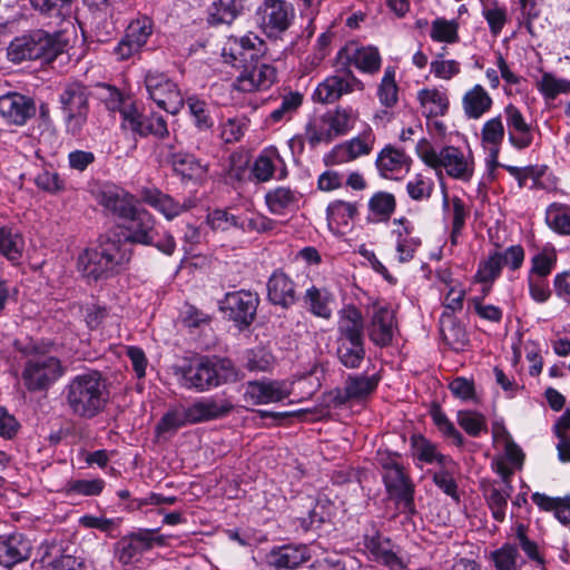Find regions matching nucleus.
I'll use <instances>...</instances> for the list:
<instances>
[{"instance_id":"obj_1","label":"nucleus","mask_w":570,"mask_h":570,"mask_svg":"<svg viewBox=\"0 0 570 570\" xmlns=\"http://www.w3.org/2000/svg\"><path fill=\"white\" fill-rule=\"evenodd\" d=\"M62 405L71 416L90 421L101 415L110 401L108 379L87 368L68 380L61 391Z\"/></svg>"},{"instance_id":"obj_2","label":"nucleus","mask_w":570,"mask_h":570,"mask_svg":"<svg viewBox=\"0 0 570 570\" xmlns=\"http://www.w3.org/2000/svg\"><path fill=\"white\" fill-rule=\"evenodd\" d=\"M131 258L121 236L114 233L100 238L99 245L86 248L77 259V271L87 282L108 279L119 274Z\"/></svg>"},{"instance_id":"obj_3","label":"nucleus","mask_w":570,"mask_h":570,"mask_svg":"<svg viewBox=\"0 0 570 570\" xmlns=\"http://www.w3.org/2000/svg\"><path fill=\"white\" fill-rule=\"evenodd\" d=\"M68 47L66 30L53 32L43 29H33L14 37L8 48L7 57L13 63L24 61H40L51 63L62 55Z\"/></svg>"},{"instance_id":"obj_4","label":"nucleus","mask_w":570,"mask_h":570,"mask_svg":"<svg viewBox=\"0 0 570 570\" xmlns=\"http://www.w3.org/2000/svg\"><path fill=\"white\" fill-rule=\"evenodd\" d=\"M238 380V370L232 360L217 355H202L181 367L180 385L197 392L209 391Z\"/></svg>"},{"instance_id":"obj_5","label":"nucleus","mask_w":570,"mask_h":570,"mask_svg":"<svg viewBox=\"0 0 570 570\" xmlns=\"http://www.w3.org/2000/svg\"><path fill=\"white\" fill-rule=\"evenodd\" d=\"M122 229L121 242L126 248L128 244L154 246L165 255H173L176 249L174 236L157 228L155 216L142 207H137L132 214L120 225Z\"/></svg>"},{"instance_id":"obj_6","label":"nucleus","mask_w":570,"mask_h":570,"mask_svg":"<svg viewBox=\"0 0 570 570\" xmlns=\"http://www.w3.org/2000/svg\"><path fill=\"white\" fill-rule=\"evenodd\" d=\"M423 163L433 168L439 175L442 169L451 178L470 181L474 174V159L471 155H465L455 146H444L436 149L428 146L420 151Z\"/></svg>"},{"instance_id":"obj_7","label":"nucleus","mask_w":570,"mask_h":570,"mask_svg":"<svg viewBox=\"0 0 570 570\" xmlns=\"http://www.w3.org/2000/svg\"><path fill=\"white\" fill-rule=\"evenodd\" d=\"M90 89L80 81L67 83L60 95V109L63 115L66 132L72 137H80L89 116Z\"/></svg>"},{"instance_id":"obj_8","label":"nucleus","mask_w":570,"mask_h":570,"mask_svg":"<svg viewBox=\"0 0 570 570\" xmlns=\"http://www.w3.org/2000/svg\"><path fill=\"white\" fill-rule=\"evenodd\" d=\"M159 529L138 528L122 535L114 544V554L122 566L138 563L142 556L154 547L167 543L166 537L158 534Z\"/></svg>"},{"instance_id":"obj_9","label":"nucleus","mask_w":570,"mask_h":570,"mask_svg":"<svg viewBox=\"0 0 570 570\" xmlns=\"http://www.w3.org/2000/svg\"><path fill=\"white\" fill-rule=\"evenodd\" d=\"M120 127L139 138L154 137L157 140L169 138L167 119L159 112L140 110L135 102H130L122 110Z\"/></svg>"},{"instance_id":"obj_10","label":"nucleus","mask_w":570,"mask_h":570,"mask_svg":"<svg viewBox=\"0 0 570 570\" xmlns=\"http://www.w3.org/2000/svg\"><path fill=\"white\" fill-rule=\"evenodd\" d=\"M144 83L148 98L170 115H177L185 106L178 85L165 72L157 69L147 70Z\"/></svg>"},{"instance_id":"obj_11","label":"nucleus","mask_w":570,"mask_h":570,"mask_svg":"<svg viewBox=\"0 0 570 570\" xmlns=\"http://www.w3.org/2000/svg\"><path fill=\"white\" fill-rule=\"evenodd\" d=\"M261 298L256 292L239 289L228 292L219 301V309L226 320L233 322L239 331L250 327L256 318Z\"/></svg>"},{"instance_id":"obj_12","label":"nucleus","mask_w":570,"mask_h":570,"mask_svg":"<svg viewBox=\"0 0 570 570\" xmlns=\"http://www.w3.org/2000/svg\"><path fill=\"white\" fill-rule=\"evenodd\" d=\"M295 11L286 0H264L256 9V20L268 38H278L293 23Z\"/></svg>"},{"instance_id":"obj_13","label":"nucleus","mask_w":570,"mask_h":570,"mask_svg":"<svg viewBox=\"0 0 570 570\" xmlns=\"http://www.w3.org/2000/svg\"><path fill=\"white\" fill-rule=\"evenodd\" d=\"M63 367L55 356H38L26 362L22 371L24 386L30 392L48 390L63 375Z\"/></svg>"},{"instance_id":"obj_14","label":"nucleus","mask_w":570,"mask_h":570,"mask_svg":"<svg viewBox=\"0 0 570 570\" xmlns=\"http://www.w3.org/2000/svg\"><path fill=\"white\" fill-rule=\"evenodd\" d=\"M264 50V41L254 33L243 37H232L223 49V57L226 63L235 69L246 70L247 67L256 63Z\"/></svg>"},{"instance_id":"obj_15","label":"nucleus","mask_w":570,"mask_h":570,"mask_svg":"<svg viewBox=\"0 0 570 570\" xmlns=\"http://www.w3.org/2000/svg\"><path fill=\"white\" fill-rule=\"evenodd\" d=\"M154 31V21L142 16L132 20L126 28L124 37L114 48L118 60H127L139 53Z\"/></svg>"},{"instance_id":"obj_16","label":"nucleus","mask_w":570,"mask_h":570,"mask_svg":"<svg viewBox=\"0 0 570 570\" xmlns=\"http://www.w3.org/2000/svg\"><path fill=\"white\" fill-rule=\"evenodd\" d=\"M36 112V101L29 95L8 91L0 96V116L9 125L24 126Z\"/></svg>"},{"instance_id":"obj_17","label":"nucleus","mask_w":570,"mask_h":570,"mask_svg":"<svg viewBox=\"0 0 570 570\" xmlns=\"http://www.w3.org/2000/svg\"><path fill=\"white\" fill-rule=\"evenodd\" d=\"M139 196L145 204L158 210L167 220H173L196 206L194 198L187 197L178 202L156 187H142Z\"/></svg>"},{"instance_id":"obj_18","label":"nucleus","mask_w":570,"mask_h":570,"mask_svg":"<svg viewBox=\"0 0 570 570\" xmlns=\"http://www.w3.org/2000/svg\"><path fill=\"white\" fill-rule=\"evenodd\" d=\"M267 301L283 309H289L298 301L297 285L282 268L275 269L267 279Z\"/></svg>"},{"instance_id":"obj_19","label":"nucleus","mask_w":570,"mask_h":570,"mask_svg":"<svg viewBox=\"0 0 570 570\" xmlns=\"http://www.w3.org/2000/svg\"><path fill=\"white\" fill-rule=\"evenodd\" d=\"M292 393V384L278 380L249 381L245 390V399L254 405L281 402Z\"/></svg>"},{"instance_id":"obj_20","label":"nucleus","mask_w":570,"mask_h":570,"mask_svg":"<svg viewBox=\"0 0 570 570\" xmlns=\"http://www.w3.org/2000/svg\"><path fill=\"white\" fill-rule=\"evenodd\" d=\"M97 199L109 215L122 222L138 207L134 195L115 185L104 186Z\"/></svg>"},{"instance_id":"obj_21","label":"nucleus","mask_w":570,"mask_h":570,"mask_svg":"<svg viewBox=\"0 0 570 570\" xmlns=\"http://www.w3.org/2000/svg\"><path fill=\"white\" fill-rule=\"evenodd\" d=\"M503 114L510 145L517 150L529 148L533 142V130L521 110L515 105L508 104L503 109Z\"/></svg>"},{"instance_id":"obj_22","label":"nucleus","mask_w":570,"mask_h":570,"mask_svg":"<svg viewBox=\"0 0 570 570\" xmlns=\"http://www.w3.org/2000/svg\"><path fill=\"white\" fill-rule=\"evenodd\" d=\"M276 80V69L259 60L242 70L235 78L234 87L244 92L269 88Z\"/></svg>"},{"instance_id":"obj_23","label":"nucleus","mask_w":570,"mask_h":570,"mask_svg":"<svg viewBox=\"0 0 570 570\" xmlns=\"http://www.w3.org/2000/svg\"><path fill=\"white\" fill-rule=\"evenodd\" d=\"M32 546L20 532L0 535V566L11 569L30 558Z\"/></svg>"},{"instance_id":"obj_24","label":"nucleus","mask_w":570,"mask_h":570,"mask_svg":"<svg viewBox=\"0 0 570 570\" xmlns=\"http://www.w3.org/2000/svg\"><path fill=\"white\" fill-rule=\"evenodd\" d=\"M371 130L362 136L352 138L343 144L336 145L324 156L326 166L338 165L356 159L360 156L368 155L372 150Z\"/></svg>"},{"instance_id":"obj_25","label":"nucleus","mask_w":570,"mask_h":570,"mask_svg":"<svg viewBox=\"0 0 570 570\" xmlns=\"http://www.w3.org/2000/svg\"><path fill=\"white\" fill-rule=\"evenodd\" d=\"M336 335L353 346L364 341V320L356 306L346 305L340 311Z\"/></svg>"},{"instance_id":"obj_26","label":"nucleus","mask_w":570,"mask_h":570,"mask_svg":"<svg viewBox=\"0 0 570 570\" xmlns=\"http://www.w3.org/2000/svg\"><path fill=\"white\" fill-rule=\"evenodd\" d=\"M233 409L234 404L232 401L223 396L203 397L189 405L194 424L223 419L227 416Z\"/></svg>"},{"instance_id":"obj_27","label":"nucleus","mask_w":570,"mask_h":570,"mask_svg":"<svg viewBox=\"0 0 570 570\" xmlns=\"http://www.w3.org/2000/svg\"><path fill=\"white\" fill-rule=\"evenodd\" d=\"M311 559L306 544H284L273 548L267 554L268 563L277 570L296 569Z\"/></svg>"},{"instance_id":"obj_28","label":"nucleus","mask_w":570,"mask_h":570,"mask_svg":"<svg viewBox=\"0 0 570 570\" xmlns=\"http://www.w3.org/2000/svg\"><path fill=\"white\" fill-rule=\"evenodd\" d=\"M415 484L403 469L394 462V509L405 519L416 513L414 503Z\"/></svg>"},{"instance_id":"obj_29","label":"nucleus","mask_w":570,"mask_h":570,"mask_svg":"<svg viewBox=\"0 0 570 570\" xmlns=\"http://www.w3.org/2000/svg\"><path fill=\"white\" fill-rule=\"evenodd\" d=\"M368 335L372 342L380 346H386L392 342V309L389 305L373 304Z\"/></svg>"},{"instance_id":"obj_30","label":"nucleus","mask_w":570,"mask_h":570,"mask_svg":"<svg viewBox=\"0 0 570 570\" xmlns=\"http://www.w3.org/2000/svg\"><path fill=\"white\" fill-rule=\"evenodd\" d=\"M305 308L314 316L330 320L333 315V305L335 297L325 287L312 285L305 291L303 296Z\"/></svg>"},{"instance_id":"obj_31","label":"nucleus","mask_w":570,"mask_h":570,"mask_svg":"<svg viewBox=\"0 0 570 570\" xmlns=\"http://www.w3.org/2000/svg\"><path fill=\"white\" fill-rule=\"evenodd\" d=\"M184 101L187 106L191 124L198 131H209L214 128L215 107L209 101L197 95H190L186 99L184 98Z\"/></svg>"},{"instance_id":"obj_32","label":"nucleus","mask_w":570,"mask_h":570,"mask_svg":"<svg viewBox=\"0 0 570 570\" xmlns=\"http://www.w3.org/2000/svg\"><path fill=\"white\" fill-rule=\"evenodd\" d=\"M311 500V508L306 517L296 519L298 527L304 531L318 530L325 522H328L333 513V503L326 497H318Z\"/></svg>"},{"instance_id":"obj_33","label":"nucleus","mask_w":570,"mask_h":570,"mask_svg":"<svg viewBox=\"0 0 570 570\" xmlns=\"http://www.w3.org/2000/svg\"><path fill=\"white\" fill-rule=\"evenodd\" d=\"M170 168L181 180H200L208 173L207 164H204L194 154L185 150L177 156Z\"/></svg>"},{"instance_id":"obj_34","label":"nucleus","mask_w":570,"mask_h":570,"mask_svg":"<svg viewBox=\"0 0 570 570\" xmlns=\"http://www.w3.org/2000/svg\"><path fill=\"white\" fill-rule=\"evenodd\" d=\"M493 100L481 85H474L462 98V107L469 119H479L491 110Z\"/></svg>"},{"instance_id":"obj_35","label":"nucleus","mask_w":570,"mask_h":570,"mask_svg":"<svg viewBox=\"0 0 570 570\" xmlns=\"http://www.w3.org/2000/svg\"><path fill=\"white\" fill-rule=\"evenodd\" d=\"M33 10L46 18L53 19V23L61 27L62 23L72 26L71 0H30Z\"/></svg>"},{"instance_id":"obj_36","label":"nucleus","mask_w":570,"mask_h":570,"mask_svg":"<svg viewBox=\"0 0 570 570\" xmlns=\"http://www.w3.org/2000/svg\"><path fill=\"white\" fill-rule=\"evenodd\" d=\"M347 59L357 69L374 73L380 70L381 57L374 47H361L357 43H350L345 47Z\"/></svg>"},{"instance_id":"obj_37","label":"nucleus","mask_w":570,"mask_h":570,"mask_svg":"<svg viewBox=\"0 0 570 570\" xmlns=\"http://www.w3.org/2000/svg\"><path fill=\"white\" fill-rule=\"evenodd\" d=\"M412 446L415 458L426 464L436 463L440 468L455 466L453 459L442 454L438 445L422 435L412 438Z\"/></svg>"},{"instance_id":"obj_38","label":"nucleus","mask_w":570,"mask_h":570,"mask_svg":"<svg viewBox=\"0 0 570 570\" xmlns=\"http://www.w3.org/2000/svg\"><path fill=\"white\" fill-rule=\"evenodd\" d=\"M352 90L353 87L351 80H347L342 76H332L318 83L313 94V99L317 102L331 104Z\"/></svg>"},{"instance_id":"obj_39","label":"nucleus","mask_w":570,"mask_h":570,"mask_svg":"<svg viewBox=\"0 0 570 570\" xmlns=\"http://www.w3.org/2000/svg\"><path fill=\"white\" fill-rule=\"evenodd\" d=\"M440 332L446 344L454 351H462L469 343L465 328L446 311L440 317Z\"/></svg>"},{"instance_id":"obj_40","label":"nucleus","mask_w":570,"mask_h":570,"mask_svg":"<svg viewBox=\"0 0 570 570\" xmlns=\"http://www.w3.org/2000/svg\"><path fill=\"white\" fill-rule=\"evenodd\" d=\"M532 502L546 512H553L554 517L562 523H570V497L553 498L544 493L534 492L531 495Z\"/></svg>"},{"instance_id":"obj_41","label":"nucleus","mask_w":570,"mask_h":570,"mask_svg":"<svg viewBox=\"0 0 570 570\" xmlns=\"http://www.w3.org/2000/svg\"><path fill=\"white\" fill-rule=\"evenodd\" d=\"M376 386V382L367 376H348L344 391H337L334 397L336 405H342L351 399H357L370 394Z\"/></svg>"},{"instance_id":"obj_42","label":"nucleus","mask_w":570,"mask_h":570,"mask_svg":"<svg viewBox=\"0 0 570 570\" xmlns=\"http://www.w3.org/2000/svg\"><path fill=\"white\" fill-rule=\"evenodd\" d=\"M394 224L397 228L394 233H397V245L396 250L399 253V261L404 263L413 258L415 250L421 245V239L416 236H412V226L406 219L395 220Z\"/></svg>"},{"instance_id":"obj_43","label":"nucleus","mask_w":570,"mask_h":570,"mask_svg":"<svg viewBox=\"0 0 570 570\" xmlns=\"http://www.w3.org/2000/svg\"><path fill=\"white\" fill-rule=\"evenodd\" d=\"M481 144L487 150H492L493 157L500 154L501 145L505 136L502 117L495 116L487 120L481 128Z\"/></svg>"},{"instance_id":"obj_44","label":"nucleus","mask_w":570,"mask_h":570,"mask_svg":"<svg viewBox=\"0 0 570 570\" xmlns=\"http://www.w3.org/2000/svg\"><path fill=\"white\" fill-rule=\"evenodd\" d=\"M282 163V156L274 146L265 148L255 159L252 174L258 181L275 178V164Z\"/></svg>"},{"instance_id":"obj_45","label":"nucleus","mask_w":570,"mask_h":570,"mask_svg":"<svg viewBox=\"0 0 570 570\" xmlns=\"http://www.w3.org/2000/svg\"><path fill=\"white\" fill-rule=\"evenodd\" d=\"M305 138L311 148H316L320 144H330L336 138L325 114L314 117L306 124Z\"/></svg>"},{"instance_id":"obj_46","label":"nucleus","mask_w":570,"mask_h":570,"mask_svg":"<svg viewBox=\"0 0 570 570\" xmlns=\"http://www.w3.org/2000/svg\"><path fill=\"white\" fill-rule=\"evenodd\" d=\"M357 213L356 205L344 200H334L326 208V218L328 227L341 232V228L347 227L350 222Z\"/></svg>"},{"instance_id":"obj_47","label":"nucleus","mask_w":570,"mask_h":570,"mask_svg":"<svg viewBox=\"0 0 570 570\" xmlns=\"http://www.w3.org/2000/svg\"><path fill=\"white\" fill-rule=\"evenodd\" d=\"M303 99V95L298 91H289L284 95L279 106L272 110L267 116L266 124L274 125L291 120L302 106Z\"/></svg>"},{"instance_id":"obj_48","label":"nucleus","mask_w":570,"mask_h":570,"mask_svg":"<svg viewBox=\"0 0 570 570\" xmlns=\"http://www.w3.org/2000/svg\"><path fill=\"white\" fill-rule=\"evenodd\" d=\"M23 247L24 240L20 233L8 226L0 227V255L11 263H17L22 257Z\"/></svg>"},{"instance_id":"obj_49","label":"nucleus","mask_w":570,"mask_h":570,"mask_svg":"<svg viewBox=\"0 0 570 570\" xmlns=\"http://www.w3.org/2000/svg\"><path fill=\"white\" fill-rule=\"evenodd\" d=\"M245 8V0H216L209 12L213 24L232 23Z\"/></svg>"},{"instance_id":"obj_50","label":"nucleus","mask_w":570,"mask_h":570,"mask_svg":"<svg viewBox=\"0 0 570 570\" xmlns=\"http://www.w3.org/2000/svg\"><path fill=\"white\" fill-rule=\"evenodd\" d=\"M417 99L426 109L429 117L444 116L449 109V98L445 91L436 88H423L417 92Z\"/></svg>"},{"instance_id":"obj_51","label":"nucleus","mask_w":570,"mask_h":570,"mask_svg":"<svg viewBox=\"0 0 570 570\" xmlns=\"http://www.w3.org/2000/svg\"><path fill=\"white\" fill-rule=\"evenodd\" d=\"M335 355L346 368H358L365 360L364 341L358 346H353L344 340L335 337Z\"/></svg>"},{"instance_id":"obj_52","label":"nucleus","mask_w":570,"mask_h":570,"mask_svg":"<svg viewBox=\"0 0 570 570\" xmlns=\"http://www.w3.org/2000/svg\"><path fill=\"white\" fill-rule=\"evenodd\" d=\"M546 223L554 233L570 235V206L561 203H552L546 209Z\"/></svg>"},{"instance_id":"obj_53","label":"nucleus","mask_w":570,"mask_h":570,"mask_svg":"<svg viewBox=\"0 0 570 570\" xmlns=\"http://www.w3.org/2000/svg\"><path fill=\"white\" fill-rule=\"evenodd\" d=\"M191 414L188 407H174L166 412L156 425V433L158 435L165 433H175L178 429L194 424Z\"/></svg>"},{"instance_id":"obj_54","label":"nucleus","mask_w":570,"mask_h":570,"mask_svg":"<svg viewBox=\"0 0 570 570\" xmlns=\"http://www.w3.org/2000/svg\"><path fill=\"white\" fill-rule=\"evenodd\" d=\"M511 483L501 484L499 487H491L487 491V502L492 512V517L498 522H503L505 519V509L508 507V499L512 493Z\"/></svg>"},{"instance_id":"obj_55","label":"nucleus","mask_w":570,"mask_h":570,"mask_svg":"<svg viewBox=\"0 0 570 570\" xmlns=\"http://www.w3.org/2000/svg\"><path fill=\"white\" fill-rule=\"evenodd\" d=\"M325 115L336 138L346 135L354 127L358 118L357 110L350 106L337 107L333 111L325 112Z\"/></svg>"},{"instance_id":"obj_56","label":"nucleus","mask_w":570,"mask_h":570,"mask_svg":"<svg viewBox=\"0 0 570 570\" xmlns=\"http://www.w3.org/2000/svg\"><path fill=\"white\" fill-rule=\"evenodd\" d=\"M105 481L100 478L87 480V479H70L68 480L62 492L66 497H96L99 495L104 488Z\"/></svg>"},{"instance_id":"obj_57","label":"nucleus","mask_w":570,"mask_h":570,"mask_svg":"<svg viewBox=\"0 0 570 570\" xmlns=\"http://www.w3.org/2000/svg\"><path fill=\"white\" fill-rule=\"evenodd\" d=\"M265 202L272 214L282 215L286 209L296 206L298 198L292 189L277 187L266 193Z\"/></svg>"},{"instance_id":"obj_58","label":"nucleus","mask_w":570,"mask_h":570,"mask_svg":"<svg viewBox=\"0 0 570 570\" xmlns=\"http://www.w3.org/2000/svg\"><path fill=\"white\" fill-rule=\"evenodd\" d=\"M441 189H442V206L444 210H449L452 218V227H455V232L458 229H463L465 226V220L469 217V208L466 207L465 203L458 196L449 198L446 186L441 180Z\"/></svg>"},{"instance_id":"obj_59","label":"nucleus","mask_w":570,"mask_h":570,"mask_svg":"<svg viewBox=\"0 0 570 570\" xmlns=\"http://www.w3.org/2000/svg\"><path fill=\"white\" fill-rule=\"evenodd\" d=\"M430 38L435 42L455 43L459 41V22L455 19L436 18L431 23Z\"/></svg>"},{"instance_id":"obj_60","label":"nucleus","mask_w":570,"mask_h":570,"mask_svg":"<svg viewBox=\"0 0 570 570\" xmlns=\"http://www.w3.org/2000/svg\"><path fill=\"white\" fill-rule=\"evenodd\" d=\"M365 547L375 561L385 566L392 564V541L389 537L383 533L366 537Z\"/></svg>"},{"instance_id":"obj_61","label":"nucleus","mask_w":570,"mask_h":570,"mask_svg":"<svg viewBox=\"0 0 570 570\" xmlns=\"http://www.w3.org/2000/svg\"><path fill=\"white\" fill-rule=\"evenodd\" d=\"M556 264V249L553 247H544L531 257V268L528 276L547 278Z\"/></svg>"},{"instance_id":"obj_62","label":"nucleus","mask_w":570,"mask_h":570,"mask_svg":"<svg viewBox=\"0 0 570 570\" xmlns=\"http://www.w3.org/2000/svg\"><path fill=\"white\" fill-rule=\"evenodd\" d=\"M491 560L497 570H519L521 567L517 544L504 543L491 553Z\"/></svg>"},{"instance_id":"obj_63","label":"nucleus","mask_w":570,"mask_h":570,"mask_svg":"<svg viewBox=\"0 0 570 570\" xmlns=\"http://www.w3.org/2000/svg\"><path fill=\"white\" fill-rule=\"evenodd\" d=\"M36 186L51 195L66 190V179L62 178L52 167H43L35 177Z\"/></svg>"},{"instance_id":"obj_64","label":"nucleus","mask_w":570,"mask_h":570,"mask_svg":"<svg viewBox=\"0 0 570 570\" xmlns=\"http://www.w3.org/2000/svg\"><path fill=\"white\" fill-rule=\"evenodd\" d=\"M482 16L489 24L490 32L499 36L508 21V11L504 6H499L497 1L483 4Z\"/></svg>"}]
</instances>
